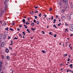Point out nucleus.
Wrapping results in <instances>:
<instances>
[{
    "mask_svg": "<svg viewBox=\"0 0 73 73\" xmlns=\"http://www.w3.org/2000/svg\"><path fill=\"white\" fill-rule=\"evenodd\" d=\"M70 30V31L73 32V25L72 24H70L69 26Z\"/></svg>",
    "mask_w": 73,
    "mask_h": 73,
    "instance_id": "nucleus-1",
    "label": "nucleus"
},
{
    "mask_svg": "<svg viewBox=\"0 0 73 73\" xmlns=\"http://www.w3.org/2000/svg\"><path fill=\"white\" fill-rule=\"evenodd\" d=\"M63 2L64 3H66V5H68V0H63Z\"/></svg>",
    "mask_w": 73,
    "mask_h": 73,
    "instance_id": "nucleus-2",
    "label": "nucleus"
},
{
    "mask_svg": "<svg viewBox=\"0 0 73 73\" xmlns=\"http://www.w3.org/2000/svg\"><path fill=\"white\" fill-rule=\"evenodd\" d=\"M69 5H67L66 6V9H65V10H66L67 11H69Z\"/></svg>",
    "mask_w": 73,
    "mask_h": 73,
    "instance_id": "nucleus-3",
    "label": "nucleus"
},
{
    "mask_svg": "<svg viewBox=\"0 0 73 73\" xmlns=\"http://www.w3.org/2000/svg\"><path fill=\"white\" fill-rule=\"evenodd\" d=\"M7 36V35H5V34H4L3 36V40H5L6 38V37Z\"/></svg>",
    "mask_w": 73,
    "mask_h": 73,
    "instance_id": "nucleus-4",
    "label": "nucleus"
},
{
    "mask_svg": "<svg viewBox=\"0 0 73 73\" xmlns=\"http://www.w3.org/2000/svg\"><path fill=\"white\" fill-rule=\"evenodd\" d=\"M70 7L72 9H73V5L72 3H70Z\"/></svg>",
    "mask_w": 73,
    "mask_h": 73,
    "instance_id": "nucleus-5",
    "label": "nucleus"
},
{
    "mask_svg": "<svg viewBox=\"0 0 73 73\" xmlns=\"http://www.w3.org/2000/svg\"><path fill=\"white\" fill-rule=\"evenodd\" d=\"M73 17V15H72V14H71L70 15V18H69L68 19L70 20L71 19V18Z\"/></svg>",
    "mask_w": 73,
    "mask_h": 73,
    "instance_id": "nucleus-6",
    "label": "nucleus"
},
{
    "mask_svg": "<svg viewBox=\"0 0 73 73\" xmlns=\"http://www.w3.org/2000/svg\"><path fill=\"white\" fill-rule=\"evenodd\" d=\"M4 44H5L4 42H2L1 46V47H3V46H4Z\"/></svg>",
    "mask_w": 73,
    "mask_h": 73,
    "instance_id": "nucleus-7",
    "label": "nucleus"
},
{
    "mask_svg": "<svg viewBox=\"0 0 73 73\" xmlns=\"http://www.w3.org/2000/svg\"><path fill=\"white\" fill-rule=\"evenodd\" d=\"M6 58H7V59H8V60H10V59H11L10 57H9V56H7Z\"/></svg>",
    "mask_w": 73,
    "mask_h": 73,
    "instance_id": "nucleus-8",
    "label": "nucleus"
},
{
    "mask_svg": "<svg viewBox=\"0 0 73 73\" xmlns=\"http://www.w3.org/2000/svg\"><path fill=\"white\" fill-rule=\"evenodd\" d=\"M5 52L6 53H8V52H9V50H8V49L6 48Z\"/></svg>",
    "mask_w": 73,
    "mask_h": 73,
    "instance_id": "nucleus-9",
    "label": "nucleus"
},
{
    "mask_svg": "<svg viewBox=\"0 0 73 73\" xmlns=\"http://www.w3.org/2000/svg\"><path fill=\"white\" fill-rule=\"evenodd\" d=\"M22 21L23 22V23L25 24V20L24 19H23L22 20Z\"/></svg>",
    "mask_w": 73,
    "mask_h": 73,
    "instance_id": "nucleus-10",
    "label": "nucleus"
},
{
    "mask_svg": "<svg viewBox=\"0 0 73 73\" xmlns=\"http://www.w3.org/2000/svg\"><path fill=\"white\" fill-rule=\"evenodd\" d=\"M66 10H65V9H63L62 10V12L63 13Z\"/></svg>",
    "mask_w": 73,
    "mask_h": 73,
    "instance_id": "nucleus-11",
    "label": "nucleus"
},
{
    "mask_svg": "<svg viewBox=\"0 0 73 73\" xmlns=\"http://www.w3.org/2000/svg\"><path fill=\"white\" fill-rule=\"evenodd\" d=\"M59 5L60 6V7H61V6H62V2H60L59 3Z\"/></svg>",
    "mask_w": 73,
    "mask_h": 73,
    "instance_id": "nucleus-12",
    "label": "nucleus"
},
{
    "mask_svg": "<svg viewBox=\"0 0 73 73\" xmlns=\"http://www.w3.org/2000/svg\"><path fill=\"white\" fill-rule=\"evenodd\" d=\"M42 53H46V51H45V50H42Z\"/></svg>",
    "mask_w": 73,
    "mask_h": 73,
    "instance_id": "nucleus-13",
    "label": "nucleus"
},
{
    "mask_svg": "<svg viewBox=\"0 0 73 73\" xmlns=\"http://www.w3.org/2000/svg\"><path fill=\"white\" fill-rule=\"evenodd\" d=\"M27 32H28V33H31V32H30V31L29 30V29H27Z\"/></svg>",
    "mask_w": 73,
    "mask_h": 73,
    "instance_id": "nucleus-14",
    "label": "nucleus"
},
{
    "mask_svg": "<svg viewBox=\"0 0 73 73\" xmlns=\"http://www.w3.org/2000/svg\"><path fill=\"white\" fill-rule=\"evenodd\" d=\"M3 37V36L2 35H1V34H0V38H1Z\"/></svg>",
    "mask_w": 73,
    "mask_h": 73,
    "instance_id": "nucleus-15",
    "label": "nucleus"
},
{
    "mask_svg": "<svg viewBox=\"0 0 73 73\" xmlns=\"http://www.w3.org/2000/svg\"><path fill=\"white\" fill-rule=\"evenodd\" d=\"M5 7L6 8H7V7H8V5L6 4L5 5Z\"/></svg>",
    "mask_w": 73,
    "mask_h": 73,
    "instance_id": "nucleus-16",
    "label": "nucleus"
},
{
    "mask_svg": "<svg viewBox=\"0 0 73 73\" xmlns=\"http://www.w3.org/2000/svg\"><path fill=\"white\" fill-rule=\"evenodd\" d=\"M7 1H4V4H6V3H7Z\"/></svg>",
    "mask_w": 73,
    "mask_h": 73,
    "instance_id": "nucleus-17",
    "label": "nucleus"
},
{
    "mask_svg": "<svg viewBox=\"0 0 73 73\" xmlns=\"http://www.w3.org/2000/svg\"><path fill=\"white\" fill-rule=\"evenodd\" d=\"M31 29L32 31H34V30H35L36 29L35 28L34 29L33 28H31Z\"/></svg>",
    "mask_w": 73,
    "mask_h": 73,
    "instance_id": "nucleus-18",
    "label": "nucleus"
},
{
    "mask_svg": "<svg viewBox=\"0 0 73 73\" xmlns=\"http://www.w3.org/2000/svg\"><path fill=\"white\" fill-rule=\"evenodd\" d=\"M36 21L35 19H34L33 20V21H34V23H37V22Z\"/></svg>",
    "mask_w": 73,
    "mask_h": 73,
    "instance_id": "nucleus-19",
    "label": "nucleus"
},
{
    "mask_svg": "<svg viewBox=\"0 0 73 73\" xmlns=\"http://www.w3.org/2000/svg\"><path fill=\"white\" fill-rule=\"evenodd\" d=\"M34 17H35V19H37L38 17L36 16H34Z\"/></svg>",
    "mask_w": 73,
    "mask_h": 73,
    "instance_id": "nucleus-20",
    "label": "nucleus"
},
{
    "mask_svg": "<svg viewBox=\"0 0 73 73\" xmlns=\"http://www.w3.org/2000/svg\"><path fill=\"white\" fill-rule=\"evenodd\" d=\"M8 29H9L8 27H7L6 29H5V30H7V31H8Z\"/></svg>",
    "mask_w": 73,
    "mask_h": 73,
    "instance_id": "nucleus-21",
    "label": "nucleus"
},
{
    "mask_svg": "<svg viewBox=\"0 0 73 73\" xmlns=\"http://www.w3.org/2000/svg\"><path fill=\"white\" fill-rule=\"evenodd\" d=\"M53 36L54 37H56V36H57V34L54 35Z\"/></svg>",
    "mask_w": 73,
    "mask_h": 73,
    "instance_id": "nucleus-22",
    "label": "nucleus"
},
{
    "mask_svg": "<svg viewBox=\"0 0 73 73\" xmlns=\"http://www.w3.org/2000/svg\"><path fill=\"white\" fill-rule=\"evenodd\" d=\"M53 20L54 21L53 23H55V21H56V19H54Z\"/></svg>",
    "mask_w": 73,
    "mask_h": 73,
    "instance_id": "nucleus-23",
    "label": "nucleus"
},
{
    "mask_svg": "<svg viewBox=\"0 0 73 73\" xmlns=\"http://www.w3.org/2000/svg\"><path fill=\"white\" fill-rule=\"evenodd\" d=\"M49 9L50 11H52V9L51 8H50Z\"/></svg>",
    "mask_w": 73,
    "mask_h": 73,
    "instance_id": "nucleus-24",
    "label": "nucleus"
},
{
    "mask_svg": "<svg viewBox=\"0 0 73 73\" xmlns=\"http://www.w3.org/2000/svg\"><path fill=\"white\" fill-rule=\"evenodd\" d=\"M54 27L56 28H57V27L56 26V25H54L53 26V27Z\"/></svg>",
    "mask_w": 73,
    "mask_h": 73,
    "instance_id": "nucleus-25",
    "label": "nucleus"
},
{
    "mask_svg": "<svg viewBox=\"0 0 73 73\" xmlns=\"http://www.w3.org/2000/svg\"><path fill=\"white\" fill-rule=\"evenodd\" d=\"M3 64V62L1 61H0V65H2Z\"/></svg>",
    "mask_w": 73,
    "mask_h": 73,
    "instance_id": "nucleus-26",
    "label": "nucleus"
},
{
    "mask_svg": "<svg viewBox=\"0 0 73 73\" xmlns=\"http://www.w3.org/2000/svg\"><path fill=\"white\" fill-rule=\"evenodd\" d=\"M15 24V23H11V25L13 26Z\"/></svg>",
    "mask_w": 73,
    "mask_h": 73,
    "instance_id": "nucleus-27",
    "label": "nucleus"
},
{
    "mask_svg": "<svg viewBox=\"0 0 73 73\" xmlns=\"http://www.w3.org/2000/svg\"><path fill=\"white\" fill-rule=\"evenodd\" d=\"M66 8L65 7V6H63L62 9H65V10Z\"/></svg>",
    "mask_w": 73,
    "mask_h": 73,
    "instance_id": "nucleus-28",
    "label": "nucleus"
},
{
    "mask_svg": "<svg viewBox=\"0 0 73 73\" xmlns=\"http://www.w3.org/2000/svg\"><path fill=\"white\" fill-rule=\"evenodd\" d=\"M10 30H11V31H13V29H12V28H10Z\"/></svg>",
    "mask_w": 73,
    "mask_h": 73,
    "instance_id": "nucleus-29",
    "label": "nucleus"
},
{
    "mask_svg": "<svg viewBox=\"0 0 73 73\" xmlns=\"http://www.w3.org/2000/svg\"><path fill=\"white\" fill-rule=\"evenodd\" d=\"M49 33L50 35H52V32H50V33Z\"/></svg>",
    "mask_w": 73,
    "mask_h": 73,
    "instance_id": "nucleus-30",
    "label": "nucleus"
},
{
    "mask_svg": "<svg viewBox=\"0 0 73 73\" xmlns=\"http://www.w3.org/2000/svg\"><path fill=\"white\" fill-rule=\"evenodd\" d=\"M38 8V6H37L36 7V6H35V9H37Z\"/></svg>",
    "mask_w": 73,
    "mask_h": 73,
    "instance_id": "nucleus-31",
    "label": "nucleus"
},
{
    "mask_svg": "<svg viewBox=\"0 0 73 73\" xmlns=\"http://www.w3.org/2000/svg\"><path fill=\"white\" fill-rule=\"evenodd\" d=\"M14 39L15 40H16H16H17L18 39V38H16V37H15V38H14Z\"/></svg>",
    "mask_w": 73,
    "mask_h": 73,
    "instance_id": "nucleus-32",
    "label": "nucleus"
},
{
    "mask_svg": "<svg viewBox=\"0 0 73 73\" xmlns=\"http://www.w3.org/2000/svg\"><path fill=\"white\" fill-rule=\"evenodd\" d=\"M23 35H25V32H23Z\"/></svg>",
    "mask_w": 73,
    "mask_h": 73,
    "instance_id": "nucleus-33",
    "label": "nucleus"
},
{
    "mask_svg": "<svg viewBox=\"0 0 73 73\" xmlns=\"http://www.w3.org/2000/svg\"><path fill=\"white\" fill-rule=\"evenodd\" d=\"M41 13H40V14L38 15V16H39L40 17H41Z\"/></svg>",
    "mask_w": 73,
    "mask_h": 73,
    "instance_id": "nucleus-34",
    "label": "nucleus"
},
{
    "mask_svg": "<svg viewBox=\"0 0 73 73\" xmlns=\"http://www.w3.org/2000/svg\"><path fill=\"white\" fill-rule=\"evenodd\" d=\"M72 65H73V64H71L69 65V66L70 67L72 66Z\"/></svg>",
    "mask_w": 73,
    "mask_h": 73,
    "instance_id": "nucleus-35",
    "label": "nucleus"
},
{
    "mask_svg": "<svg viewBox=\"0 0 73 73\" xmlns=\"http://www.w3.org/2000/svg\"><path fill=\"white\" fill-rule=\"evenodd\" d=\"M51 17L52 18H51L52 20H53V16H51Z\"/></svg>",
    "mask_w": 73,
    "mask_h": 73,
    "instance_id": "nucleus-36",
    "label": "nucleus"
},
{
    "mask_svg": "<svg viewBox=\"0 0 73 73\" xmlns=\"http://www.w3.org/2000/svg\"><path fill=\"white\" fill-rule=\"evenodd\" d=\"M70 60V58H68V60H67V61H69V60Z\"/></svg>",
    "mask_w": 73,
    "mask_h": 73,
    "instance_id": "nucleus-37",
    "label": "nucleus"
},
{
    "mask_svg": "<svg viewBox=\"0 0 73 73\" xmlns=\"http://www.w3.org/2000/svg\"><path fill=\"white\" fill-rule=\"evenodd\" d=\"M69 69H68V70H67V72H69Z\"/></svg>",
    "mask_w": 73,
    "mask_h": 73,
    "instance_id": "nucleus-38",
    "label": "nucleus"
},
{
    "mask_svg": "<svg viewBox=\"0 0 73 73\" xmlns=\"http://www.w3.org/2000/svg\"><path fill=\"white\" fill-rule=\"evenodd\" d=\"M19 27L20 28H21V27H22V25H20Z\"/></svg>",
    "mask_w": 73,
    "mask_h": 73,
    "instance_id": "nucleus-39",
    "label": "nucleus"
},
{
    "mask_svg": "<svg viewBox=\"0 0 73 73\" xmlns=\"http://www.w3.org/2000/svg\"><path fill=\"white\" fill-rule=\"evenodd\" d=\"M65 25H66V26H68V24H67L66 23H65Z\"/></svg>",
    "mask_w": 73,
    "mask_h": 73,
    "instance_id": "nucleus-40",
    "label": "nucleus"
},
{
    "mask_svg": "<svg viewBox=\"0 0 73 73\" xmlns=\"http://www.w3.org/2000/svg\"><path fill=\"white\" fill-rule=\"evenodd\" d=\"M7 11V8H5V11L6 12Z\"/></svg>",
    "mask_w": 73,
    "mask_h": 73,
    "instance_id": "nucleus-41",
    "label": "nucleus"
},
{
    "mask_svg": "<svg viewBox=\"0 0 73 73\" xmlns=\"http://www.w3.org/2000/svg\"><path fill=\"white\" fill-rule=\"evenodd\" d=\"M63 19H65V16H63Z\"/></svg>",
    "mask_w": 73,
    "mask_h": 73,
    "instance_id": "nucleus-42",
    "label": "nucleus"
},
{
    "mask_svg": "<svg viewBox=\"0 0 73 73\" xmlns=\"http://www.w3.org/2000/svg\"><path fill=\"white\" fill-rule=\"evenodd\" d=\"M42 34H45V33H44V31H42Z\"/></svg>",
    "mask_w": 73,
    "mask_h": 73,
    "instance_id": "nucleus-43",
    "label": "nucleus"
},
{
    "mask_svg": "<svg viewBox=\"0 0 73 73\" xmlns=\"http://www.w3.org/2000/svg\"><path fill=\"white\" fill-rule=\"evenodd\" d=\"M65 31H67V32H68V29H65Z\"/></svg>",
    "mask_w": 73,
    "mask_h": 73,
    "instance_id": "nucleus-44",
    "label": "nucleus"
},
{
    "mask_svg": "<svg viewBox=\"0 0 73 73\" xmlns=\"http://www.w3.org/2000/svg\"><path fill=\"white\" fill-rule=\"evenodd\" d=\"M67 55H68V54H64V55L65 56H67Z\"/></svg>",
    "mask_w": 73,
    "mask_h": 73,
    "instance_id": "nucleus-45",
    "label": "nucleus"
},
{
    "mask_svg": "<svg viewBox=\"0 0 73 73\" xmlns=\"http://www.w3.org/2000/svg\"><path fill=\"white\" fill-rule=\"evenodd\" d=\"M27 28H28V27H27V25H26V26L25 27V29H27Z\"/></svg>",
    "mask_w": 73,
    "mask_h": 73,
    "instance_id": "nucleus-46",
    "label": "nucleus"
},
{
    "mask_svg": "<svg viewBox=\"0 0 73 73\" xmlns=\"http://www.w3.org/2000/svg\"><path fill=\"white\" fill-rule=\"evenodd\" d=\"M43 16H45L44 17H45L46 16V15H45V14H44Z\"/></svg>",
    "mask_w": 73,
    "mask_h": 73,
    "instance_id": "nucleus-47",
    "label": "nucleus"
},
{
    "mask_svg": "<svg viewBox=\"0 0 73 73\" xmlns=\"http://www.w3.org/2000/svg\"><path fill=\"white\" fill-rule=\"evenodd\" d=\"M38 13V11H36V12H35V13Z\"/></svg>",
    "mask_w": 73,
    "mask_h": 73,
    "instance_id": "nucleus-48",
    "label": "nucleus"
},
{
    "mask_svg": "<svg viewBox=\"0 0 73 73\" xmlns=\"http://www.w3.org/2000/svg\"><path fill=\"white\" fill-rule=\"evenodd\" d=\"M58 26H60V23L58 24Z\"/></svg>",
    "mask_w": 73,
    "mask_h": 73,
    "instance_id": "nucleus-49",
    "label": "nucleus"
},
{
    "mask_svg": "<svg viewBox=\"0 0 73 73\" xmlns=\"http://www.w3.org/2000/svg\"><path fill=\"white\" fill-rule=\"evenodd\" d=\"M0 23H1V24H2V21H1Z\"/></svg>",
    "mask_w": 73,
    "mask_h": 73,
    "instance_id": "nucleus-50",
    "label": "nucleus"
},
{
    "mask_svg": "<svg viewBox=\"0 0 73 73\" xmlns=\"http://www.w3.org/2000/svg\"><path fill=\"white\" fill-rule=\"evenodd\" d=\"M10 45H13V43H12L11 44H10Z\"/></svg>",
    "mask_w": 73,
    "mask_h": 73,
    "instance_id": "nucleus-51",
    "label": "nucleus"
},
{
    "mask_svg": "<svg viewBox=\"0 0 73 73\" xmlns=\"http://www.w3.org/2000/svg\"><path fill=\"white\" fill-rule=\"evenodd\" d=\"M3 59H4V56L3 55L2 56Z\"/></svg>",
    "mask_w": 73,
    "mask_h": 73,
    "instance_id": "nucleus-52",
    "label": "nucleus"
},
{
    "mask_svg": "<svg viewBox=\"0 0 73 73\" xmlns=\"http://www.w3.org/2000/svg\"><path fill=\"white\" fill-rule=\"evenodd\" d=\"M2 65L0 64V67H2Z\"/></svg>",
    "mask_w": 73,
    "mask_h": 73,
    "instance_id": "nucleus-53",
    "label": "nucleus"
},
{
    "mask_svg": "<svg viewBox=\"0 0 73 73\" xmlns=\"http://www.w3.org/2000/svg\"><path fill=\"white\" fill-rule=\"evenodd\" d=\"M73 34H72L70 35V36H73Z\"/></svg>",
    "mask_w": 73,
    "mask_h": 73,
    "instance_id": "nucleus-54",
    "label": "nucleus"
},
{
    "mask_svg": "<svg viewBox=\"0 0 73 73\" xmlns=\"http://www.w3.org/2000/svg\"><path fill=\"white\" fill-rule=\"evenodd\" d=\"M8 37H9V38H8V39H9V38H11V37H10V36H8Z\"/></svg>",
    "mask_w": 73,
    "mask_h": 73,
    "instance_id": "nucleus-55",
    "label": "nucleus"
},
{
    "mask_svg": "<svg viewBox=\"0 0 73 73\" xmlns=\"http://www.w3.org/2000/svg\"><path fill=\"white\" fill-rule=\"evenodd\" d=\"M27 19L28 20H29V21H30V19H29V18H27Z\"/></svg>",
    "mask_w": 73,
    "mask_h": 73,
    "instance_id": "nucleus-56",
    "label": "nucleus"
},
{
    "mask_svg": "<svg viewBox=\"0 0 73 73\" xmlns=\"http://www.w3.org/2000/svg\"><path fill=\"white\" fill-rule=\"evenodd\" d=\"M23 38H25V37H24V35H23Z\"/></svg>",
    "mask_w": 73,
    "mask_h": 73,
    "instance_id": "nucleus-57",
    "label": "nucleus"
},
{
    "mask_svg": "<svg viewBox=\"0 0 73 73\" xmlns=\"http://www.w3.org/2000/svg\"><path fill=\"white\" fill-rule=\"evenodd\" d=\"M1 70H2V69H0V72L1 71Z\"/></svg>",
    "mask_w": 73,
    "mask_h": 73,
    "instance_id": "nucleus-58",
    "label": "nucleus"
},
{
    "mask_svg": "<svg viewBox=\"0 0 73 73\" xmlns=\"http://www.w3.org/2000/svg\"><path fill=\"white\" fill-rule=\"evenodd\" d=\"M17 30L19 31H20V29H17Z\"/></svg>",
    "mask_w": 73,
    "mask_h": 73,
    "instance_id": "nucleus-59",
    "label": "nucleus"
},
{
    "mask_svg": "<svg viewBox=\"0 0 73 73\" xmlns=\"http://www.w3.org/2000/svg\"><path fill=\"white\" fill-rule=\"evenodd\" d=\"M56 17H57V18H58V16H57V15H56Z\"/></svg>",
    "mask_w": 73,
    "mask_h": 73,
    "instance_id": "nucleus-60",
    "label": "nucleus"
},
{
    "mask_svg": "<svg viewBox=\"0 0 73 73\" xmlns=\"http://www.w3.org/2000/svg\"><path fill=\"white\" fill-rule=\"evenodd\" d=\"M30 13L31 14V15H33V13H32L31 12H30Z\"/></svg>",
    "mask_w": 73,
    "mask_h": 73,
    "instance_id": "nucleus-61",
    "label": "nucleus"
},
{
    "mask_svg": "<svg viewBox=\"0 0 73 73\" xmlns=\"http://www.w3.org/2000/svg\"><path fill=\"white\" fill-rule=\"evenodd\" d=\"M63 64L62 63L60 64V65H62Z\"/></svg>",
    "mask_w": 73,
    "mask_h": 73,
    "instance_id": "nucleus-62",
    "label": "nucleus"
},
{
    "mask_svg": "<svg viewBox=\"0 0 73 73\" xmlns=\"http://www.w3.org/2000/svg\"><path fill=\"white\" fill-rule=\"evenodd\" d=\"M26 25H28V23H26Z\"/></svg>",
    "mask_w": 73,
    "mask_h": 73,
    "instance_id": "nucleus-63",
    "label": "nucleus"
},
{
    "mask_svg": "<svg viewBox=\"0 0 73 73\" xmlns=\"http://www.w3.org/2000/svg\"><path fill=\"white\" fill-rule=\"evenodd\" d=\"M71 72H72V73H73V71H72Z\"/></svg>",
    "mask_w": 73,
    "mask_h": 73,
    "instance_id": "nucleus-64",
    "label": "nucleus"
}]
</instances>
